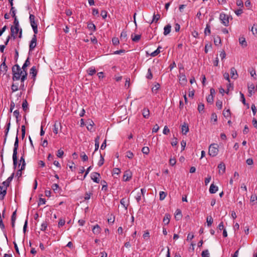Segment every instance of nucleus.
<instances>
[{
  "mask_svg": "<svg viewBox=\"0 0 257 257\" xmlns=\"http://www.w3.org/2000/svg\"><path fill=\"white\" fill-rule=\"evenodd\" d=\"M216 106L219 109H221L222 108V102L221 100H218L216 102Z\"/></svg>",
  "mask_w": 257,
  "mask_h": 257,
  "instance_id": "49530a36",
  "label": "nucleus"
},
{
  "mask_svg": "<svg viewBox=\"0 0 257 257\" xmlns=\"http://www.w3.org/2000/svg\"><path fill=\"white\" fill-rule=\"evenodd\" d=\"M11 89L13 92L17 91L18 90V85L13 83L11 86Z\"/></svg>",
  "mask_w": 257,
  "mask_h": 257,
  "instance_id": "864d4df0",
  "label": "nucleus"
},
{
  "mask_svg": "<svg viewBox=\"0 0 257 257\" xmlns=\"http://www.w3.org/2000/svg\"><path fill=\"white\" fill-rule=\"evenodd\" d=\"M213 96L212 95H208L207 97H206V100H207V101L208 102V103H212L213 102Z\"/></svg>",
  "mask_w": 257,
  "mask_h": 257,
  "instance_id": "de8ad7c7",
  "label": "nucleus"
},
{
  "mask_svg": "<svg viewBox=\"0 0 257 257\" xmlns=\"http://www.w3.org/2000/svg\"><path fill=\"white\" fill-rule=\"evenodd\" d=\"M159 130V125L157 124H156L154 126V127H153V129H152V132L153 133H157L158 131Z\"/></svg>",
  "mask_w": 257,
  "mask_h": 257,
  "instance_id": "69168bd1",
  "label": "nucleus"
},
{
  "mask_svg": "<svg viewBox=\"0 0 257 257\" xmlns=\"http://www.w3.org/2000/svg\"><path fill=\"white\" fill-rule=\"evenodd\" d=\"M104 163V159L101 155H100V159L98 162V166L100 167Z\"/></svg>",
  "mask_w": 257,
  "mask_h": 257,
  "instance_id": "0e129e2a",
  "label": "nucleus"
},
{
  "mask_svg": "<svg viewBox=\"0 0 257 257\" xmlns=\"http://www.w3.org/2000/svg\"><path fill=\"white\" fill-rule=\"evenodd\" d=\"M213 222V219L211 216L207 217V223L208 226H210Z\"/></svg>",
  "mask_w": 257,
  "mask_h": 257,
  "instance_id": "72a5a7b5",
  "label": "nucleus"
},
{
  "mask_svg": "<svg viewBox=\"0 0 257 257\" xmlns=\"http://www.w3.org/2000/svg\"><path fill=\"white\" fill-rule=\"evenodd\" d=\"M142 114L144 118H149L150 116V110H149V109L146 108H144L142 110Z\"/></svg>",
  "mask_w": 257,
  "mask_h": 257,
  "instance_id": "412c9836",
  "label": "nucleus"
},
{
  "mask_svg": "<svg viewBox=\"0 0 257 257\" xmlns=\"http://www.w3.org/2000/svg\"><path fill=\"white\" fill-rule=\"evenodd\" d=\"M120 173V170L119 168H115L113 169L112 171V175H118Z\"/></svg>",
  "mask_w": 257,
  "mask_h": 257,
  "instance_id": "58836bf2",
  "label": "nucleus"
},
{
  "mask_svg": "<svg viewBox=\"0 0 257 257\" xmlns=\"http://www.w3.org/2000/svg\"><path fill=\"white\" fill-rule=\"evenodd\" d=\"M187 82V78L184 74H182L180 76L179 83L181 85L184 86Z\"/></svg>",
  "mask_w": 257,
  "mask_h": 257,
  "instance_id": "ddd939ff",
  "label": "nucleus"
},
{
  "mask_svg": "<svg viewBox=\"0 0 257 257\" xmlns=\"http://www.w3.org/2000/svg\"><path fill=\"white\" fill-rule=\"evenodd\" d=\"M189 127L186 123H184L181 127V131L183 135H186V134L189 132Z\"/></svg>",
  "mask_w": 257,
  "mask_h": 257,
  "instance_id": "4468645a",
  "label": "nucleus"
},
{
  "mask_svg": "<svg viewBox=\"0 0 257 257\" xmlns=\"http://www.w3.org/2000/svg\"><path fill=\"white\" fill-rule=\"evenodd\" d=\"M126 37H127V34L126 32L123 31L120 36V39L121 41L123 40L124 41H126Z\"/></svg>",
  "mask_w": 257,
  "mask_h": 257,
  "instance_id": "393cba45",
  "label": "nucleus"
},
{
  "mask_svg": "<svg viewBox=\"0 0 257 257\" xmlns=\"http://www.w3.org/2000/svg\"><path fill=\"white\" fill-rule=\"evenodd\" d=\"M146 78L149 80H151L153 78V74L150 68H149L148 70V74L146 75Z\"/></svg>",
  "mask_w": 257,
  "mask_h": 257,
  "instance_id": "4c0bfd02",
  "label": "nucleus"
},
{
  "mask_svg": "<svg viewBox=\"0 0 257 257\" xmlns=\"http://www.w3.org/2000/svg\"><path fill=\"white\" fill-rule=\"evenodd\" d=\"M175 218L177 220H180L182 218L181 211L179 209H177L175 212Z\"/></svg>",
  "mask_w": 257,
  "mask_h": 257,
  "instance_id": "4be33fe9",
  "label": "nucleus"
},
{
  "mask_svg": "<svg viewBox=\"0 0 257 257\" xmlns=\"http://www.w3.org/2000/svg\"><path fill=\"white\" fill-rule=\"evenodd\" d=\"M218 190V187L214 185V183H212L209 188V192L211 194L216 193Z\"/></svg>",
  "mask_w": 257,
  "mask_h": 257,
  "instance_id": "a211bd4d",
  "label": "nucleus"
},
{
  "mask_svg": "<svg viewBox=\"0 0 257 257\" xmlns=\"http://www.w3.org/2000/svg\"><path fill=\"white\" fill-rule=\"evenodd\" d=\"M141 35H136L133 37V35H132V40L135 42H138L141 39Z\"/></svg>",
  "mask_w": 257,
  "mask_h": 257,
  "instance_id": "7c9ffc66",
  "label": "nucleus"
},
{
  "mask_svg": "<svg viewBox=\"0 0 257 257\" xmlns=\"http://www.w3.org/2000/svg\"><path fill=\"white\" fill-rule=\"evenodd\" d=\"M87 73L89 75H92L96 73V70L94 68L90 67L87 70Z\"/></svg>",
  "mask_w": 257,
  "mask_h": 257,
  "instance_id": "473e14b6",
  "label": "nucleus"
},
{
  "mask_svg": "<svg viewBox=\"0 0 257 257\" xmlns=\"http://www.w3.org/2000/svg\"><path fill=\"white\" fill-rule=\"evenodd\" d=\"M239 43L243 47H245L247 46V42L244 37H240L239 38Z\"/></svg>",
  "mask_w": 257,
  "mask_h": 257,
  "instance_id": "6ab92c4d",
  "label": "nucleus"
},
{
  "mask_svg": "<svg viewBox=\"0 0 257 257\" xmlns=\"http://www.w3.org/2000/svg\"><path fill=\"white\" fill-rule=\"evenodd\" d=\"M16 10H15V8L14 7H12L10 10V14L14 18H17L16 16Z\"/></svg>",
  "mask_w": 257,
  "mask_h": 257,
  "instance_id": "79ce46f5",
  "label": "nucleus"
},
{
  "mask_svg": "<svg viewBox=\"0 0 257 257\" xmlns=\"http://www.w3.org/2000/svg\"><path fill=\"white\" fill-rule=\"evenodd\" d=\"M30 65V58L28 57L24 63L22 69L24 72H27V67Z\"/></svg>",
  "mask_w": 257,
  "mask_h": 257,
  "instance_id": "2eb2a0df",
  "label": "nucleus"
},
{
  "mask_svg": "<svg viewBox=\"0 0 257 257\" xmlns=\"http://www.w3.org/2000/svg\"><path fill=\"white\" fill-rule=\"evenodd\" d=\"M167 196V193L164 191H161L160 192V200H163Z\"/></svg>",
  "mask_w": 257,
  "mask_h": 257,
  "instance_id": "ea45409f",
  "label": "nucleus"
},
{
  "mask_svg": "<svg viewBox=\"0 0 257 257\" xmlns=\"http://www.w3.org/2000/svg\"><path fill=\"white\" fill-rule=\"evenodd\" d=\"M171 216L168 213H166L165 214L164 217L163 218V222L165 225H167L169 223L170 220Z\"/></svg>",
  "mask_w": 257,
  "mask_h": 257,
  "instance_id": "dca6fc26",
  "label": "nucleus"
},
{
  "mask_svg": "<svg viewBox=\"0 0 257 257\" xmlns=\"http://www.w3.org/2000/svg\"><path fill=\"white\" fill-rule=\"evenodd\" d=\"M64 154V152L62 150L60 149L57 152V156L59 158H62Z\"/></svg>",
  "mask_w": 257,
  "mask_h": 257,
  "instance_id": "680f3d73",
  "label": "nucleus"
},
{
  "mask_svg": "<svg viewBox=\"0 0 257 257\" xmlns=\"http://www.w3.org/2000/svg\"><path fill=\"white\" fill-rule=\"evenodd\" d=\"M35 34L33 35L32 39L30 42L29 45V53L32 51L36 47L37 45V36Z\"/></svg>",
  "mask_w": 257,
  "mask_h": 257,
  "instance_id": "0eeeda50",
  "label": "nucleus"
},
{
  "mask_svg": "<svg viewBox=\"0 0 257 257\" xmlns=\"http://www.w3.org/2000/svg\"><path fill=\"white\" fill-rule=\"evenodd\" d=\"M107 12L105 10L101 11L100 15L103 19H105L107 17Z\"/></svg>",
  "mask_w": 257,
  "mask_h": 257,
  "instance_id": "13d9d810",
  "label": "nucleus"
},
{
  "mask_svg": "<svg viewBox=\"0 0 257 257\" xmlns=\"http://www.w3.org/2000/svg\"><path fill=\"white\" fill-rule=\"evenodd\" d=\"M160 19V15L159 14H154L153 15V20L151 23H152L153 22L157 23Z\"/></svg>",
  "mask_w": 257,
  "mask_h": 257,
  "instance_id": "a878e982",
  "label": "nucleus"
},
{
  "mask_svg": "<svg viewBox=\"0 0 257 257\" xmlns=\"http://www.w3.org/2000/svg\"><path fill=\"white\" fill-rule=\"evenodd\" d=\"M126 157L129 159H132L134 157V154L132 152L127 151L126 152Z\"/></svg>",
  "mask_w": 257,
  "mask_h": 257,
  "instance_id": "338daca9",
  "label": "nucleus"
},
{
  "mask_svg": "<svg viewBox=\"0 0 257 257\" xmlns=\"http://www.w3.org/2000/svg\"><path fill=\"white\" fill-rule=\"evenodd\" d=\"M12 71L13 74L12 79L13 81L20 80L21 76L24 73V72L18 64H15L12 67Z\"/></svg>",
  "mask_w": 257,
  "mask_h": 257,
  "instance_id": "f257e3e1",
  "label": "nucleus"
},
{
  "mask_svg": "<svg viewBox=\"0 0 257 257\" xmlns=\"http://www.w3.org/2000/svg\"><path fill=\"white\" fill-rule=\"evenodd\" d=\"M18 33H19V37L21 38L22 36V29L19 28H16V29L13 27H11V36L13 38V39L16 38Z\"/></svg>",
  "mask_w": 257,
  "mask_h": 257,
  "instance_id": "39448f33",
  "label": "nucleus"
},
{
  "mask_svg": "<svg viewBox=\"0 0 257 257\" xmlns=\"http://www.w3.org/2000/svg\"><path fill=\"white\" fill-rule=\"evenodd\" d=\"M251 31L253 35L257 34V25L253 24L251 28Z\"/></svg>",
  "mask_w": 257,
  "mask_h": 257,
  "instance_id": "4d7b16f0",
  "label": "nucleus"
},
{
  "mask_svg": "<svg viewBox=\"0 0 257 257\" xmlns=\"http://www.w3.org/2000/svg\"><path fill=\"white\" fill-rule=\"evenodd\" d=\"M234 12L237 16H239L243 13V11L241 9H239L235 11Z\"/></svg>",
  "mask_w": 257,
  "mask_h": 257,
  "instance_id": "774afa93",
  "label": "nucleus"
},
{
  "mask_svg": "<svg viewBox=\"0 0 257 257\" xmlns=\"http://www.w3.org/2000/svg\"><path fill=\"white\" fill-rule=\"evenodd\" d=\"M99 136H97L95 139V151H97L99 147Z\"/></svg>",
  "mask_w": 257,
  "mask_h": 257,
  "instance_id": "b1692460",
  "label": "nucleus"
},
{
  "mask_svg": "<svg viewBox=\"0 0 257 257\" xmlns=\"http://www.w3.org/2000/svg\"><path fill=\"white\" fill-rule=\"evenodd\" d=\"M171 30V26L170 24L166 25L164 28V35L165 36L169 34Z\"/></svg>",
  "mask_w": 257,
  "mask_h": 257,
  "instance_id": "f3484780",
  "label": "nucleus"
},
{
  "mask_svg": "<svg viewBox=\"0 0 257 257\" xmlns=\"http://www.w3.org/2000/svg\"><path fill=\"white\" fill-rule=\"evenodd\" d=\"M218 168L219 175H223L225 171V164L223 162L220 163L218 166Z\"/></svg>",
  "mask_w": 257,
  "mask_h": 257,
  "instance_id": "6e6552de",
  "label": "nucleus"
},
{
  "mask_svg": "<svg viewBox=\"0 0 257 257\" xmlns=\"http://www.w3.org/2000/svg\"><path fill=\"white\" fill-rule=\"evenodd\" d=\"M230 75L231 78L234 79H236L238 77L237 71L234 67H232L230 69Z\"/></svg>",
  "mask_w": 257,
  "mask_h": 257,
  "instance_id": "9b49d317",
  "label": "nucleus"
},
{
  "mask_svg": "<svg viewBox=\"0 0 257 257\" xmlns=\"http://www.w3.org/2000/svg\"><path fill=\"white\" fill-rule=\"evenodd\" d=\"M80 157H81L82 160H83V161H86L88 160L87 156L83 152L81 154Z\"/></svg>",
  "mask_w": 257,
  "mask_h": 257,
  "instance_id": "603ef678",
  "label": "nucleus"
},
{
  "mask_svg": "<svg viewBox=\"0 0 257 257\" xmlns=\"http://www.w3.org/2000/svg\"><path fill=\"white\" fill-rule=\"evenodd\" d=\"M254 89V86L253 84H251L250 85H248V91L249 93V96H251L252 95V92Z\"/></svg>",
  "mask_w": 257,
  "mask_h": 257,
  "instance_id": "bb28decb",
  "label": "nucleus"
},
{
  "mask_svg": "<svg viewBox=\"0 0 257 257\" xmlns=\"http://www.w3.org/2000/svg\"><path fill=\"white\" fill-rule=\"evenodd\" d=\"M27 72H24V73L22 74L20 79L21 83H24V81L27 79Z\"/></svg>",
  "mask_w": 257,
  "mask_h": 257,
  "instance_id": "cd10ccee",
  "label": "nucleus"
},
{
  "mask_svg": "<svg viewBox=\"0 0 257 257\" xmlns=\"http://www.w3.org/2000/svg\"><path fill=\"white\" fill-rule=\"evenodd\" d=\"M19 132V129H17V136L16 137L15 142L14 143V147L13 150V164L14 167L17 166L18 163V158H17V150L19 147V139L18 137Z\"/></svg>",
  "mask_w": 257,
  "mask_h": 257,
  "instance_id": "f03ea898",
  "label": "nucleus"
},
{
  "mask_svg": "<svg viewBox=\"0 0 257 257\" xmlns=\"http://www.w3.org/2000/svg\"><path fill=\"white\" fill-rule=\"evenodd\" d=\"M142 152L143 154L148 155L149 153L150 149L148 147H144L142 148Z\"/></svg>",
  "mask_w": 257,
  "mask_h": 257,
  "instance_id": "a19ab883",
  "label": "nucleus"
},
{
  "mask_svg": "<svg viewBox=\"0 0 257 257\" xmlns=\"http://www.w3.org/2000/svg\"><path fill=\"white\" fill-rule=\"evenodd\" d=\"M214 43L215 45H218L221 43V40L219 36H217L214 38Z\"/></svg>",
  "mask_w": 257,
  "mask_h": 257,
  "instance_id": "2f4dec72",
  "label": "nucleus"
},
{
  "mask_svg": "<svg viewBox=\"0 0 257 257\" xmlns=\"http://www.w3.org/2000/svg\"><path fill=\"white\" fill-rule=\"evenodd\" d=\"M92 231L94 234H98L100 233L101 228L98 224H96L93 227Z\"/></svg>",
  "mask_w": 257,
  "mask_h": 257,
  "instance_id": "f8f14e48",
  "label": "nucleus"
},
{
  "mask_svg": "<svg viewBox=\"0 0 257 257\" xmlns=\"http://www.w3.org/2000/svg\"><path fill=\"white\" fill-rule=\"evenodd\" d=\"M112 42L114 45L116 46L119 44V41L117 38L114 37L112 39Z\"/></svg>",
  "mask_w": 257,
  "mask_h": 257,
  "instance_id": "c03bdc74",
  "label": "nucleus"
},
{
  "mask_svg": "<svg viewBox=\"0 0 257 257\" xmlns=\"http://www.w3.org/2000/svg\"><path fill=\"white\" fill-rule=\"evenodd\" d=\"M87 28L89 30H91L92 31H95L96 30V27L94 24L92 23H88L87 25Z\"/></svg>",
  "mask_w": 257,
  "mask_h": 257,
  "instance_id": "c85d7f7f",
  "label": "nucleus"
},
{
  "mask_svg": "<svg viewBox=\"0 0 257 257\" xmlns=\"http://www.w3.org/2000/svg\"><path fill=\"white\" fill-rule=\"evenodd\" d=\"M86 123L88 124L87 126H86L87 130L91 131L92 129L93 126L94 124L93 121L92 120H88Z\"/></svg>",
  "mask_w": 257,
  "mask_h": 257,
  "instance_id": "5701e85b",
  "label": "nucleus"
},
{
  "mask_svg": "<svg viewBox=\"0 0 257 257\" xmlns=\"http://www.w3.org/2000/svg\"><path fill=\"white\" fill-rule=\"evenodd\" d=\"M218 153V146L216 144H211L209 147L208 154L210 156L215 157Z\"/></svg>",
  "mask_w": 257,
  "mask_h": 257,
  "instance_id": "20e7f679",
  "label": "nucleus"
},
{
  "mask_svg": "<svg viewBox=\"0 0 257 257\" xmlns=\"http://www.w3.org/2000/svg\"><path fill=\"white\" fill-rule=\"evenodd\" d=\"M8 71V66L6 63L3 62L0 66V72L4 75L6 74Z\"/></svg>",
  "mask_w": 257,
  "mask_h": 257,
  "instance_id": "9d476101",
  "label": "nucleus"
},
{
  "mask_svg": "<svg viewBox=\"0 0 257 257\" xmlns=\"http://www.w3.org/2000/svg\"><path fill=\"white\" fill-rule=\"evenodd\" d=\"M47 225H48V223H47V221H45V222H43L41 224V230L42 231H45L47 227Z\"/></svg>",
  "mask_w": 257,
  "mask_h": 257,
  "instance_id": "a18cd8bd",
  "label": "nucleus"
},
{
  "mask_svg": "<svg viewBox=\"0 0 257 257\" xmlns=\"http://www.w3.org/2000/svg\"><path fill=\"white\" fill-rule=\"evenodd\" d=\"M229 16L224 13H221L219 16V19L221 23L225 26H228L229 25Z\"/></svg>",
  "mask_w": 257,
  "mask_h": 257,
  "instance_id": "423d86ee",
  "label": "nucleus"
},
{
  "mask_svg": "<svg viewBox=\"0 0 257 257\" xmlns=\"http://www.w3.org/2000/svg\"><path fill=\"white\" fill-rule=\"evenodd\" d=\"M65 221L64 219H60L59 222H58V226L59 227L63 226L65 224Z\"/></svg>",
  "mask_w": 257,
  "mask_h": 257,
  "instance_id": "e2e57ef3",
  "label": "nucleus"
},
{
  "mask_svg": "<svg viewBox=\"0 0 257 257\" xmlns=\"http://www.w3.org/2000/svg\"><path fill=\"white\" fill-rule=\"evenodd\" d=\"M211 33L210 27L209 24L206 25V27L204 30V34L205 35H209Z\"/></svg>",
  "mask_w": 257,
  "mask_h": 257,
  "instance_id": "f704fd0d",
  "label": "nucleus"
},
{
  "mask_svg": "<svg viewBox=\"0 0 257 257\" xmlns=\"http://www.w3.org/2000/svg\"><path fill=\"white\" fill-rule=\"evenodd\" d=\"M30 74L32 75V78L35 80L37 74V70L36 69V66H34L31 68L30 70Z\"/></svg>",
  "mask_w": 257,
  "mask_h": 257,
  "instance_id": "1a4fd4ad",
  "label": "nucleus"
},
{
  "mask_svg": "<svg viewBox=\"0 0 257 257\" xmlns=\"http://www.w3.org/2000/svg\"><path fill=\"white\" fill-rule=\"evenodd\" d=\"M257 196L256 195H252L250 197V201L252 202L256 203Z\"/></svg>",
  "mask_w": 257,
  "mask_h": 257,
  "instance_id": "bf43d9fd",
  "label": "nucleus"
},
{
  "mask_svg": "<svg viewBox=\"0 0 257 257\" xmlns=\"http://www.w3.org/2000/svg\"><path fill=\"white\" fill-rule=\"evenodd\" d=\"M240 95L241 102L244 105H246V101L244 94L241 92H240Z\"/></svg>",
  "mask_w": 257,
  "mask_h": 257,
  "instance_id": "3c124183",
  "label": "nucleus"
},
{
  "mask_svg": "<svg viewBox=\"0 0 257 257\" xmlns=\"http://www.w3.org/2000/svg\"><path fill=\"white\" fill-rule=\"evenodd\" d=\"M223 114L224 116L225 117H229L231 114L230 110L227 109L226 111H224L223 112Z\"/></svg>",
  "mask_w": 257,
  "mask_h": 257,
  "instance_id": "09e8293b",
  "label": "nucleus"
},
{
  "mask_svg": "<svg viewBox=\"0 0 257 257\" xmlns=\"http://www.w3.org/2000/svg\"><path fill=\"white\" fill-rule=\"evenodd\" d=\"M30 23L35 34H37L38 32L37 23L35 22V21H33L32 22H30Z\"/></svg>",
  "mask_w": 257,
  "mask_h": 257,
  "instance_id": "aec40b11",
  "label": "nucleus"
},
{
  "mask_svg": "<svg viewBox=\"0 0 257 257\" xmlns=\"http://www.w3.org/2000/svg\"><path fill=\"white\" fill-rule=\"evenodd\" d=\"M28 103L26 100L23 101L22 103V108L24 111H26L28 108Z\"/></svg>",
  "mask_w": 257,
  "mask_h": 257,
  "instance_id": "e433bc0d",
  "label": "nucleus"
},
{
  "mask_svg": "<svg viewBox=\"0 0 257 257\" xmlns=\"http://www.w3.org/2000/svg\"><path fill=\"white\" fill-rule=\"evenodd\" d=\"M204 108V105L203 103H200V104H198V110L199 111V112H201V111H202L203 110Z\"/></svg>",
  "mask_w": 257,
  "mask_h": 257,
  "instance_id": "5fc2aeb1",
  "label": "nucleus"
},
{
  "mask_svg": "<svg viewBox=\"0 0 257 257\" xmlns=\"http://www.w3.org/2000/svg\"><path fill=\"white\" fill-rule=\"evenodd\" d=\"M45 203H46L45 199L40 197L39 198V201L38 202V206H40L42 204H45Z\"/></svg>",
  "mask_w": 257,
  "mask_h": 257,
  "instance_id": "052dcab7",
  "label": "nucleus"
},
{
  "mask_svg": "<svg viewBox=\"0 0 257 257\" xmlns=\"http://www.w3.org/2000/svg\"><path fill=\"white\" fill-rule=\"evenodd\" d=\"M19 27H20V25H19V21L18 20L17 18H15L14 21V26H12L11 27H13V28L16 29V28H19Z\"/></svg>",
  "mask_w": 257,
  "mask_h": 257,
  "instance_id": "c9c22d12",
  "label": "nucleus"
},
{
  "mask_svg": "<svg viewBox=\"0 0 257 257\" xmlns=\"http://www.w3.org/2000/svg\"><path fill=\"white\" fill-rule=\"evenodd\" d=\"M162 47L160 46H159L158 48L155 51L152 52L151 54V56L152 57L156 56L157 55H158L160 53V49H161Z\"/></svg>",
  "mask_w": 257,
  "mask_h": 257,
  "instance_id": "c756f323",
  "label": "nucleus"
},
{
  "mask_svg": "<svg viewBox=\"0 0 257 257\" xmlns=\"http://www.w3.org/2000/svg\"><path fill=\"white\" fill-rule=\"evenodd\" d=\"M202 257H209V253L208 249L203 250L201 253Z\"/></svg>",
  "mask_w": 257,
  "mask_h": 257,
  "instance_id": "37998d69",
  "label": "nucleus"
},
{
  "mask_svg": "<svg viewBox=\"0 0 257 257\" xmlns=\"http://www.w3.org/2000/svg\"><path fill=\"white\" fill-rule=\"evenodd\" d=\"M132 173L130 170H126L124 172L122 177H132Z\"/></svg>",
  "mask_w": 257,
  "mask_h": 257,
  "instance_id": "8fccbe9b",
  "label": "nucleus"
},
{
  "mask_svg": "<svg viewBox=\"0 0 257 257\" xmlns=\"http://www.w3.org/2000/svg\"><path fill=\"white\" fill-rule=\"evenodd\" d=\"M211 120H213L214 121V122H216L217 120V115L215 113H212L211 114Z\"/></svg>",
  "mask_w": 257,
  "mask_h": 257,
  "instance_id": "6e6d98bb",
  "label": "nucleus"
},
{
  "mask_svg": "<svg viewBox=\"0 0 257 257\" xmlns=\"http://www.w3.org/2000/svg\"><path fill=\"white\" fill-rule=\"evenodd\" d=\"M13 178H8L7 180L5 181H4L2 184H1L2 185H3V188H4V190L3 191H2L0 193V200H3L5 196H6L7 194V188L9 186V185L12 181Z\"/></svg>",
  "mask_w": 257,
  "mask_h": 257,
  "instance_id": "7ed1b4c3",
  "label": "nucleus"
}]
</instances>
